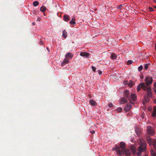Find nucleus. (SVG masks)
I'll list each match as a JSON object with an SVG mask.
<instances>
[{
  "label": "nucleus",
  "mask_w": 156,
  "mask_h": 156,
  "mask_svg": "<svg viewBox=\"0 0 156 156\" xmlns=\"http://www.w3.org/2000/svg\"><path fill=\"white\" fill-rule=\"evenodd\" d=\"M139 146L138 148V152L136 153V150L135 147L131 148V151L133 154H136L137 156H140L141 153L144 152L146 149L147 144L146 142L142 139H140L139 140Z\"/></svg>",
  "instance_id": "obj_1"
},
{
  "label": "nucleus",
  "mask_w": 156,
  "mask_h": 156,
  "mask_svg": "<svg viewBox=\"0 0 156 156\" xmlns=\"http://www.w3.org/2000/svg\"><path fill=\"white\" fill-rule=\"evenodd\" d=\"M142 88L144 90L147 91V95H146L150 98L152 97L153 94L151 91V88L150 86H147L145 85L144 83H141L139 84L137 87V90L139 92Z\"/></svg>",
  "instance_id": "obj_2"
},
{
  "label": "nucleus",
  "mask_w": 156,
  "mask_h": 156,
  "mask_svg": "<svg viewBox=\"0 0 156 156\" xmlns=\"http://www.w3.org/2000/svg\"><path fill=\"white\" fill-rule=\"evenodd\" d=\"M112 151H115L117 152V154L121 155L125 154L126 156H129L131 154V152L130 150L128 149L121 150L120 148L117 145L115 147L112 148Z\"/></svg>",
  "instance_id": "obj_3"
},
{
  "label": "nucleus",
  "mask_w": 156,
  "mask_h": 156,
  "mask_svg": "<svg viewBox=\"0 0 156 156\" xmlns=\"http://www.w3.org/2000/svg\"><path fill=\"white\" fill-rule=\"evenodd\" d=\"M153 79L152 77L149 76H147L145 77V81L146 82L145 85L147 86H150L149 85H151L153 82Z\"/></svg>",
  "instance_id": "obj_4"
},
{
  "label": "nucleus",
  "mask_w": 156,
  "mask_h": 156,
  "mask_svg": "<svg viewBox=\"0 0 156 156\" xmlns=\"http://www.w3.org/2000/svg\"><path fill=\"white\" fill-rule=\"evenodd\" d=\"M147 134L149 135L152 136L154 133V132L152 128L150 126L147 127Z\"/></svg>",
  "instance_id": "obj_5"
},
{
  "label": "nucleus",
  "mask_w": 156,
  "mask_h": 156,
  "mask_svg": "<svg viewBox=\"0 0 156 156\" xmlns=\"http://www.w3.org/2000/svg\"><path fill=\"white\" fill-rule=\"evenodd\" d=\"M80 55L81 56L87 58L90 55V54L87 52H80Z\"/></svg>",
  "instance_id": "obj_6"
},
{
  "label": "nucleus",
  "mask_w": 156,
  "mask_h": 156,
  "mask_svg": "<svg viewBox=\"0 0 156 156\" xmlns=\"http://www.w3.org/2000/svg\"><path fill=\"white\" fill-rule=\"evenodd\" d=\"M129 90H126L124 91V93L125 94V96L129 100H130V97L129 95Z\"/></svg>",
  "instance_id": "obj_7"
},
{
  "label": "nucleus",
  "mask_w": 156,
  "mask_h": 156,
  "mask_svg": "<svg viewBox=\"0 0 156 156\" xmlns=\"http://www.w3.org/2000/svg\"><path fill=\"white\" fill-rule=\"evenodd\" d=\"M120 147H119L121 148L122 150H124V149L126 148V146L125 143L123 142H121L119 144Z\"/></svg>",
  "instance_id": "obj_8"
},
{
  "label": "nucleus",
  "mask_w": 156,
  "mask_h": 156,
  "mask_svg": "<svg viewBox=\"0 0 156 156\" xmlns=\"http://www.w3.org/2000/svg\"><path fill=\"white\" fill-rule=\"evenodd\" d=\"M69 62V59L66 58L64 59L63 62L62 63L61 66H63L66 64L67 63Z\"/></svg>",
  "instance_id": "obj_9"
},
{
  "label": "nucleus",
  "mask_w": 156,
  "mask_h": 156,
  "mask_svg": "<svg viewBox=\"0 0 156 156\" xmlns=\"http://www.w3.org/2000/svg\"><path fill=\"white\" fill-rule=\"evenodd\" d=\"M130 96V98H131L133 101H135L136 100V96L135 94H131V95ZM129 101H130L131 100H129Z\"/></svg>",
  "instance_id": "obj_10"
},
{
  "label": "nucleus",
  "mask_w": 156,
  "mask_h": 156,
  "mask_svg": "<svg viewBox=\"0 0 156 156\" xmlns=\"http://www.w3.org/2000/svg\"><path fill=\"white\" fill-rule=\"evenodd\" d=\"M151 116L153 117H156V106H154L153 108V113Z\"/></svg>",
  "instance_id": "obj_11"
},
{
  "label": "nucleus",
  "mask_w": 156,
  "mask_h": 156,
  "mask_svg": "<svg viewBox=\"0 0 156 156\" xmlns=\"http://www.w3.org/2000/svg\"><path fill=\"white\" fill-rule=\"evenodd\" d=\"M131 108V106L130 105H127V106L124 108V110L126 112L128 111Z\"/></svg>",
  "instance_id": "obj_12"
},
{
  "label": "nucleus",
  "mask_w": 156,
  "mask_h": 156,
  "mask_svg": "<svg viewBox=\"0 0 156 156\" xmlns=\"http://www.w3.org/2000/svg\"><path fill=\"white\" fill-rule=\"evenodd\" d=\"M150 97L148 96H147L145 95L144 97V100L146 102H148L150 100Z\"/></svg>",
  "instance_id": "obj_13"
},
{
  "label": "nucleus",
  "mask_w": 156,
  "mask_h": 156,
  "mask_svg": "<svg viewBox=\"0 0 156 156\" xmlns=\"http://www.w3.org/2000/svg\"><path fill=\"white\" fill-rule=\"evenodd\" d=\"M117 58V56L116 54L115 53H113L111 54L110 58L112 60L115 59Z\"/></svg>",
  "instance_id": "obj_14"
},
{
  "label": "nucleus",
  "mask_w": 156,
  "mask_h": 156,
  "mask_svg": "<svg viewBox=\"0 0 156 156\" xmlns=\"http://www.w3.org/2000/svg\"><path fill=\"white\" fill-rule=\"evenodd\" d=\"M62 37L66 38L67 36V34L66 31L65 30H64L62 31Z\"/></svg>",
  "instance_id": "obj_15"
},
{
  "label": "nucleus",
  "mask_w": 156,
  "mask_h": 156,
  "mask_svg": "<svg viewBox=\"0 0 156 156\" xmlns=\"http://www.w3.org/2000/svg\"><path fill=\"white\" fill-rule=\"evenodd\" d=\"M73 57V55L70 52H69L67 53L66 55V58H67L68 57L69 58H71Z\"/></svg>",
  "instance_id": "obj_16"
},
{
  "label": "nucleus",
  "mask_w": 156,
  "mask_h": 156,
  "mask_svg": "<svg viewBox=\"0 0 156 156\" xmlns=\"http://www.w3.org/2000/svg\"><path fill=\"white\" fill-rule=\"evenodd\" d=\"M46 9V7L45 6H42L40 8V11L43 12H44Z\"/></svg>",
  "instance_id": "obj_17"
},
{
  "label": "nucleus",
  "mask_w": 156,
  "mask_h": 156,
  "mask_svg": "<svg viewBox=\"0 0 156 156\" xmlns=\"http://www.w3.org/2000/svg\"><path fill=\"white\" fill-rule=\"evenodd\" d=\"M63 18L64 20L65 21H69L70 19L69 16L67 15H64Z\"/></svg>",
  "instance_id": "obj_18"
},
{
  "label": "nucleus",
  "mask_w": 156,
  "mask_h": 156,
  "mask_svg": "<svg viewBox=\"0 0 156 156\" xmlns=\"http://www.w3.org/2000/svg\"><path fill=\"white\" fill-rule=\"evenodd\" d=\"M89 103H90V104L92 106H95L96 104V101L92 99H90L89 101Z\"/></svg>",
  "instance_id": "obj_19"
},
{
  "label": "nucleus",
  "mask_w": 156,
  "mask_h": 156,
  "mask_svg": "<svg viewBox=\"0 0 156 156\" xmlns=\"http://www.w3.org/2000/svg\"><path fill=\"white\" fill-rule=\"evenodd\" d=\"M76 20L74 18H72L71 20L70 21L69 23L71 25H74L76 23Z\"/></svg>",
  "instance_id": "obj_20"
},
{
  "label": "nucleus",
  "mask_w": 156,
  "mask_h": 156,
  "mask_svg": "<svg viewBox=\"0 0 156 156\" xmlns=\"http://www.w3.org/2000/svg\"><path fill=\"white\" fill-rule=\"evenodd\" d=\"M151 156H156V152L153 150H151L150 151Z\"/></svg>",
  "instance_id": "obj_21"
},
{
  "label": "nucleus",
  "mask_w": 156,
  "mask_h": 156,
  "mask_svg": "<svg viewBox=\"0 0 156 156\" xmlns=\"http://www.w3.org/2000/svg\"><path fill=\"white\" fill-rule=\"evenodd\" d=\"M134 83L132 80H130L129 83L128 84V85L130 87H132Z\"/></svg>",
  "instance_id": "obj_22"
},
{
  "label": "nucleus",
  "mask_w": 156,
  "mask_h": 156,
  "mask_svg": "<svg viewBox=\"0 0 156 156\" xmlns=\"http://www.w3.org/2000/svg\"><path fill=\"white\" fill-rule=\"evenodd\" d=\"M39 2L37 1H35L33 2V5L34 6H37L39 5Z\"/></svg>",
  "instance_id": "obj_23"
},
{
  "label": "nucleus",
  "mask_w": 156,
  "mask_h": 156,
  "mask_svg": "<svg viewBox=\"0 0 156 156\" xmlns=\"http://www.w3.org/2000/svg\"><path fill=\"white\" fill-rule=\"evenodd\" d=\"M136 133L138 135H140V130L139 129H136L135 130Z\"/></svg>",
  "instance_id": "obj_24"
},
{
  "label": "nucleus",
  "mask_w": 156,
  "mask_h": 156,
  "mask_svg": "<svg viewBox=\"0 0 156 156\" xmlns=\"http://www.w3.org/2000/svg\"><path fill=\"white\" fill-rule=\"evenodd\" d=\"M124 103H126L127 102V100L125 98H122L121 100Z\"/></svg>",
  "instance_id": "obj_25"
},
{
  "label": "nucleus",
  "mask_w": 156,
  "mask_h": 156,
  "mask_svg": "<svg viewBox=\"0 0 156 156\" xmlns=\"http://www.w3.org/2000/svg\"><path fill=\"white\" fill-rule=\"evenodd\" d=\"M143 68V66L142 65L138 67V70L139 72L141 71L142 70V69Z\"/></svg>",
  "instance_id": "obj_26"
},
{
  "label": "nucleus",
  "mask_w": 156,
  "mask_h": 156,
  "mask_svg": "<svg viewBox=\"0 0 156 156\" xmlns=\"http://www.w3.org/2000/svg\"><path fill=\"white\" fill-rule=\"evenodd\" d=\"M133 61L132 60H129L127 62V64L128 65H130L132 63Z\"/></svg>",
  "instance_id": "obj_27"
},
{
  "label": "nucleus",
  "mask_w": 156,
  "mask_h": 156,
  "mask_svg": "<svg viewBox=\"0 0 156 156\" xmlns=\"http://www.w3.org/2000/svg\"><path fill=\"white\" fill-rule=\"evenodd\" d=\"M153 147L154 149L156 150V142L155 141L153 143Z\"/></svg>",
  "instance_id": "obj_28"
},
{
  "label": "nucleus",
  "mask_w": 156,
  "mask_h": 156,
  "mask_svg": "<svg viewBox=\"0 0 156 156\" xmlns=\"http://www.w3.org/2000/svg\"><path fill=\"white\" fill-rule=\"evenodd\" d=\"M149 66V65L147 64H146L144 65V68L146 69H147L148 68V66Z\"/></svg>",
  "instance_id": "obj_29"
},
{
  "label": "nucleus",
  "mask_w": 156,
  "mask_h": 156,
  "mask_svg": "<svg viewBox=\"0 0 156 156\" xmlns=\"http://www.w3.org/2000/svg\"><path fill=\"white\" fill-rule=\"evenodd\" d=\"M92 69L93 70V71L94 72H96V67H94V66H92Z\"/></svg>",
  "instance_id": "obj_30"
},
{
  "label": "nucleus",
  "mask_w": 156,
  "mask_h": 156,
  "mask_svg": "<svg viewBox=\"0 0 156 156\" xmlns=\"http://www.w3.org/2000/svg\"><path fill=\"white\" fill-rule=\"evenodd\" d=\"M122 110V108H119L117 109V111L119 112H121Z\"/></svg>",
  "instance_id": "obj_31"
},
{
  "label": "nucleus",
  "mask_w": 156,
  "mask_h": 156,
  "mask_svg": "<svg viewBox=\"0 0 156 156\" xmlns=\"http://www.w3.org/2000/svg\"><path fill=\"white\" fill-rule=\"evenodd\" d=\"M108 105L109 107H110V108L112 107V106H113V105H112V103H109L108 104Z\"/></svg>",
  "instance_id": "obj_32"
},
{
  "label": "nucleus",
  "mask_w": 156,
  "mask_h": 156,
  "mask_svg": "<svg viewBox=\"0 0 156 156\" xmlns=\"http://www.w3.org/2000/svg\"><path fill=\"white\" fill-rule=\"evenodd\" d=\"M147 140L148 143H150L151 142V138H149L148 139H147Z\"/></svg>",
  "instance_id": "obj_33"
},
{
  "label": "nucleus",
  "mask_w": 156,
  "mask_h": 156,
  "mask_svg": "<svg viewBox=\"0 0 156 156\" xmlns=\"http://www.w3.org/2000/svg\"><path fill=\"white\" fill-rule=\"evenodd\" d=\"M122 8V5L121 4V5H120L118 6V9H121Z\"/></svg>",
  "instance_id": "obj_34"
},
{
  "label": "nucleus",
  "mask_w": 156,
  "mask_h": 156,
  "mask_svg": "<svg viewBox=\"0 0 156 156\" xmlns=\"http://www.w3.org/2000/svg\"><path fill=\"white\" fill-rule=\"evenodd\" d=\"M124 83L125 85H128V81L127 80H124Z\"/></svg>",
  "instance_id": "obj_35"
},
{
  "label": "nucleus",
  "mask_w": 156,
  "mask_h": 156,
  "mask_svg": "<svg viewBox=\"0 0 156 156\" xmlns=\"http://www.w3.org/2000/svg\"><path fill=\"white\" fill-rule=\"evenodd\" d=\"M149 10L150 11H154L153 9L151 7H149Z\"/></svg>",
  "instance_id": "obj_36"
},
{
  "label": "nucleus",
  "mask_w": 156,
  "mask_h": 156,
  "mask_svg": "<svg viewBox=\"0 0 156 156\" xmlns=\"http://www.w3.org/2000/svg\"><path fill=\"white\" fill-rule=\"evenodd\" d=\"M98 72L99 75L101 74L102 73V72L99 70H98Z\"/></svg>",
  "instance_id": "obj_37"
},
{
  "label": "nucleus",
  "mask_w": 156,
  "mask_h": 156,
  "mask_svg": "<svg viewBox=\"0 0 156 156\" xmlns=\"http://www.w3.org/2000/svg\"><path fill=\"white\" fill-rule=\"evenodd\" d=\"M154 88H155V89L156 90V82L154 83Z\"/></svg>",
  "instance_id": "obj_38"
},
{
  "label": "nucleus",
  "mask_w": 156,
  "mask_h": 156,
  "mask_svg": "<svg viewBox=\"0 0 156 156\" xmlns=\"http://www.w3.org/2000/svg\"><path fill=\"white\" fill-rule=\"evenodd\" d=\"M90 133L92 134H94L95 133V131H94L93 130L92 131H91Z\"/></svg>",
  "instance_id": "obj_39"
},
{
  "label": "nucleus",
  "mask_w": 156,
  "mask_h": 156,
  "mask_svg": "<svg viewBox=\"0 0 156 156\" xmlns=\"http://www.w3.org/2000/svg\"><path fill=\"white\" fill-rule=\"evenodd\" d=\"M32 24L33 25H34L35 24V22H34L32 23Z\"/></svg>",
  "instance_id": "obj_40"
},
{
  "label": "nucleus",
  "mask_w": 156,
  "mask_h": 156,
  "mask_svg": "<svg viewBox=\"0 0 156 156\" xmlns=\"http://www.w3.org/2000/svg\"><path fill=\"white\" fill-rule=\"evenodd\" d=\"M154 91L155 92V93L156 94V89H154Z\"/></svg>",
  "instance_id": "obj_41"
},
{
  "label": "nucleus",
  "mask_w": 156,
  "mask_h": 156,
  "mask_svg": "<svg viewBox=\"0 0 156 156\" xmlns=\"http://www.w3.org/2000/svg\"><path fill=\"white\" fill-rule=\"evenodd\" d=\"M154 2L156 3V0H153Z\"/></svg>",
  "instance_id": "obj_42"
},
{
  "label": "nucleus",
  "mask_w": 156,
  "mask_h": 156,
  "mask_svg": "<svg viewBox=\"0 0 156 156\" xmlns=\"http://www.w3.org/2000/svg\"><path fill=\"white\" fill-rule=\"evenodd\" d=\"M40 43L41 44H42V41H40Z\"/></svg>",
  "instance_id": "obj_43"
},
{
  "label": "nucleus",
  "mask_w": 156,
  "mask_h": 156,
  "mask_svg": "<svg viewBox=\"0 0 156 156\" xmlns=\"http://www.w3.org/2000/svg\"><path fill=\"white\" fill-rule=\"evenodd\" d=\"M154 7L156 9V6H154Z\"/></svg>",
  "instance_id": "obj_44"
},
{
  "label": "nucleus",
  "mask_w": 156,
  "mask_h": 156,
  "mask_svg": "<svg viewBox=\"0 0 156 156\" xmlns=\"http://www.w3.org/2000/svg\"><path fill=\"white\" fill-rule=\"evenodd\" d=\"M148 156L147 155H145V156Z\"/></svg>",
  "instance_id": "obj_45"
}]
</instances>
